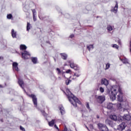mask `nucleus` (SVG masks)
Returning a JSON list of instances; mask_svg holds the SVG:
<instances>
[{
    "label": "nucleus",
    "mask_w": 131,
    "mask_h": 131,
    "mask_svg": "<svg viewBox=\"0 0 131 131\" xmlns=\"http://www.w3.org/2000/svg\"><path fill=\"white\" fill-rule=\"evenodd\" d=\"M66 83L67 85H68V84H69L70 83L68 79L66 80Z\"/></svg>",
    "instance_id": "42"
},
{
    "label": "nucleus",
    "mask_w": 131,
    "mask_h": 131,
    "mask_svg": "<svg viewBox=\"0 0 131 131\" xmlns=\"http://www.w3.org/2000/svg\"><path fill=\"white\" fill-rule=\"evenodd\" d=\"M98 127L99 129V130L100 131H108V127H107V126H106V125L101 123H99L98 124Z\"/></svg>",
    "instance_id": "3"
},
{
    "label": "nucleus",
    "mask_w": 131,
    "mask_h": 131,
    "mask_svg": "<svg viewBox=\"0 0 131 131\" xmlns=\"http://www.w3.org/2000/svg\"><path fill=\"white\" fill-rule=\"evenodd\" d=\"M31 60L33 62V64H36L37 63V58L36 57H32Z\"/></svg>",
    "instance_id": "23"
},
{
    "label": "nucleus",
    "mask_w": 131,
    "mask_h": 131,
    "mask_svg": "<svg viewBox=\"0 0 131 131\" xmlns=\"http://www.w3.org/2000/svg\"><path fill=\"white\" fill-rule=\"evenodd\" d=\"M30 30V23H27V31H29Z\"/></svg>",
    "instance_id": "28"
},
{
    "label": "nucleus",
    "mask_w": 131,
    "mask_h": 131,
    "mask_svg": "<svg viewBox=\"0 0 131 131\" xmlns=\"http://www.w3.org/2000/svg\"><path fill=\"white\" fill-rule=\"evenodd\" d=\"M122 118L124 120H127V121H129L130 120V116L129 114H125L123 117Z\"/></svg>",
    "instance_id": "11"
},
{
    "label": "nucleus",
    "mask_w": 131,
    "mask_h": 131,
    "mask_svg": "<svg viewBox=\"0 0 131 131\" xmlns=\"http://www.w3.org/2000/svg\"><path fill=\"white\" fill-rule=\"evenodd\" d=\"M66 73H70V72H71V70H68L66 71Z\"/></svg>",
    "instance_id": "41"
},
{
    "label": "nucleus",
    "mask_w": 131,
    "mask_h": 131,
    "mask_svg": "<svg viewBox=\"0 0 131 131\" xmlns=\"http://www.w3.org/2000/svg\"><path fill=\"white\" fill-rule=\"evenodd\" d=\"M86 128H87V129H88V130H89V127H88V126H86Z\"/></svg>",
    "instance_id": "45"
},
{
    "label": "nucleus",
    "mask_w": 131,
    "mask_h": 131,
    "mask_svg": "<svg viewBox=\"0 0 131 131\" xmlns=\"http://www.w3.org/2000/svg\"><path fill=\"white\" fill-rule=\"evenodd\" d=\"M58 79H59V80H61V77H58Z\"/></svg>",
    "instance_id": "47"
},
{
    "label": "nucleus",
    "mask_w": 131,
    "mask_h": 131,
    "mask_svg": "<svg viewBox=\"0 0 131 131\" xmlns=\"http://www.w3.org/2000/svg\"><path fill=\"white\" fill-rule=\"evenodd\" d=\"M41 112L42 114V115H43L45 116V117H46V116H47V113H46V112H45L44 111H41Z\"/></svg>",
    "instance_id": "33"
},
{
    "label": "nucleus",
    "mask_w": 131,
    "mask_h": 131,
    "mask_svg": "<svg viewBox=\"0 0 131 131\" xmlns=\"http://www.w3.org/2000/svg\"><path fill=\"white\" fill-rule=\"evenodd\" d=\"M7 19H12V18H13V15H12L11 14H9L8 15H7Z\"/></svg>",
    "instance_id": "30"
},
{
    "label": "nucleus",
    "mask_w": 131,
    "mask_h": 131,
    "mask_svg": "<svg viewBox=\"0 0 131 131\" xmlns=\"http://www.w3.org/2000/svg\"><path fill=\"white\" fill-rule=\"evenodd\" d=\"M47 43H50V41H47Z\"/></svg>",
    "instance_id": "49"
},
{
    "label": "nucleus",
    "mask_w": 131,
    "mask_h": 131,
    "mask_svg": "<svg viewBox=\"0 0 131 131\" xmlns=\"http://www.w3.org/2000/svg\"><path fill=\"white\" fill-rule=\"evenodd\" d=\"M68 81H69V83H70V82H71V80L68 79Z\"/></svg>",
    "instance_id": "44"
},
{
    "label": "nucleus",
    "mask_w": 131,
    "mask_h": 131,
    "mask_svg": "<svg viewBox=\"0 0 131 131\" xmlns=\"http://www.w3.org/2000/svg\"><path fill=\"white\" fill-rule=\"evenodd\" d=\"M113 48H115V49H118V48H119V47H118V46L116 44L113 45Z\"/></svg>",
    "instance_id": "36"
},
{
    "label": "nucleus",
    "mask_w": 131,
    "mask_h": 131,
    "mask_svg": "<svg viewBox=\"0 0 131 131\" xmlns=\"http://www.w3.org/2000/svg\"><path fill=\"white\" fill-rule=\"evenodd\" d=\"M18 83L20 85V88H22L23 89V84H24V82L23 80H22L20 78H18Z\"/></svg>",
    "instance_id": "17"
},
{
    "label": "nucleus",
    "mask_w": 131,
    "mask_h": 131,
    "mask_svg": "<svg viewBox=\"0 0 131 131\" xmlns=\"http://www.w3.org/2000/svg\"><path fill=\"white\" fill-rule=\"evenodd\" d=\"M56 71L57 72V74L59 75L61 74V70L59 68H56Z\"/></svg>",
    "instance_id": "29"
},
{
    "label": "nucleus",
    "mask_w": 131,
    "mask_h": 131,
    "mask_svg": "<svg viewBox=\"0 0 131 131\" xmlns=\"http://www.w3.org/2000/svg\"><path fill=\"white\" fill-rule=\"evenodd\" d=\"M33 20L34 21H36V16H35V15H33Z\"/></svg>",
    "instance_id": "39"
},
{
    "label": "nucleus",
    "mask_w": 131,
    "mask_h": 131,
    "mask_svg": "<svg viewBox=\"0 0 131 131\" xmlns=\"http://www.w3.org/2000/svg\"><path fill=\"white\" fill-rule=\"evenodd\" d=\"M96 99H97V102L99 103V104H102L103 102L105 101V96H96Z\"/></svg>",
    "instance_id": "8"
},
{
    "label": "nucleus",
    "mask_w": 131,
    "mask_h": 131,
    "mask_svg": "<svg viewBox=\"0 0 131 131\" xmlns=\"http://www.w3.org/2000/svg\"><path fill=\"white\" fill-rule=\"evenodd\" d=\"M120 60L121 61H122V62H123L124 64H127V63H128V61L126 58H122V59H120Z\"/></svg>",
    "instance_id": "24"
},
{
    "label": "nucleus",
    "mask_w": 131,
    "mask_h": 131,
    "mask_svg": "<svg viewBox=\"0 0 131 131\" xmlns=\"http://www.w3.org/2000/svg\"><path fill=\"white\" fill-rule=\"evenodd\" d=\"M80 75H81L80 72L79 71L77 73H75L72 79L74 80L75 79H76V78H75V76L76 77H79Z\"/></svg>",
    "instance_id": "15"
},
{
    "label": "nucleus",
    "mask_w": 131,
    "mask_h": 131,
    "mask_svg": "<svg viewBox=\"0 0 131 131\" xmlns=\"http://www.w3.org/2000/svg\"><path fill=\"white\" fill-rule=\"evenodd\" d=\"M116 4L115 7L111 10V12H113L114 13H115V14H116V13H117V11L118 10V3H117V2H116Z\"/></svg>",
    "instance_id": "10"
},
{
    "label": "nucleus",
    "mask_w": 131,
    "mask_h": 131,
    "mask_svg": "<svg viewBox=\"0 0 131 131\" xmlns=\"http://www.w3.org/2000/svg\"><path fill=\"white\" fill-rule=\"evenodd\" d=\"M54 127H55V128H56V129H58V130H59V128L58 127V126H57V125L55 124Z\"/></svg>",
    "instance_id": "43"
},
{
    "label": "nucleus",
    "mask_w": 131,
    "mask_h": 131,
    "mask_svg": "<svg viewBox=\"0 0 131 131\" xmlns=\"http://www.w3.org/2000/svg\"><path fill=\"white\" fill-rule=\"evenodd\" d=\"M118 92L119 94L118 95V101L119 102H123V98H122V91H121V89L119 88Z\"/></svg>",
    "instance_id": "6"
},
{
    "label": "nucleus",
    "mask_w": 131,
    "mask_h": 131,
    "mask_svg": "<svg viewBox=\"0 0 131 131\" xmlns=\"http://www.w3.org/2000/svg\"><path fill=\"white\" fill-rule=\"evenodd\" d=\"M13 68L16 71H19V69L18 68V63L13 62L12 64Z\"/></svg>",
    "instance_id": "13"
},
{
    "label": "nucleus",
    "mask_w": 131,
    "mask_h": 131,
    "mask_svg": "<svg viewBox=\"0 0 131 131\" xmlns=\"http://www.w3.org/2000/svg\"><path fill=\"white\" fill-rule=\"evenodd\" d=\"M68 62L70 64V67L71 68H72L73 69H74V70H79V67L77 64H74V62H71V61L69 60Z\"/></svg>",
    "instance_id": "7"
},
{
    "label": "nucleus",
    "mask_w": 131,
    "mask_h": 131,
    "mask_svg": "<svg viewBox=\"0 0 131 131\" xmlns=\"http://www.w3.org/2000/svg\"><path fill=\"white\" fill-rule=\"evenodd\" d=\"M125 103L126 104L125 105V109L126 110H127L129 109V106L128 105V103L127 102H125Z\"/></svg>",
    "instance_id": "27"
},
{
    "label": "nucleus",
    "mask_w": 131,
    "mask_h": 131,
    "mask_svg": "<svg viewBox=\"0 0 131 131\" xmlns=\"http://www.w3.org/2000/svg\"><path fill=\"white\" fill-rule=\"evenodd\" d=\"M110 118L112 119V120H114L115 121H116L117 120V116L115 115H112L110 116Z\"/></svg>",
    "instance_id": "19"
},
{
    "label": "nucleus",
    "mask_w": 131,
    "mask_h": 131,
    "mask_svg": "<svg viewBox=\"0 0 131 131\" xmlns=\"http://www.w3.org/2000/svg\"><path fill=\"white\" fill-rule=\"evenodd\" d=\"M109 68H110V63H108L106 64L105 69H109Z\"/></svg>",
    "instance_id": "31"
},
{
    "label": "nucleus",
    "mask_w": 131,
    "mask_h": 131,
    "mask_svg": "<svg viewBox=\"0 0 131 131\" xmlns=\"http://www.w3.org/2000/svg\"><path fill=\"white\" fill-rule=\"evenodd\" d=\"M24 92H25V93H26V91H25V90H24Z\"/></svg>",
    "instance_id": "52"
},
{
    "label": "nucleus",
    "mask_w": 131,
    "mask_h": 131,
    "mask_svg": "<svg viewBox=\"0 0 131 131\" xmlns=\"http://www.w3.org/2000/svg\"><path fill=\"white\" fill-rule=\"evenodd\" d=\"M73 37H74V34H72L70 35V38H73Z\"/></svg>",
    "instance_id": "40"
},
{
    "label": "nucleus",
    "mask_w": 131,
    "mask_h": 131,
    "mask_svg": "<svg viewBox=\"0 0 131 131\" xmlns=\"http://www.w3.org/2000/svg\"><path fill=\"white\" fill-rule=\"evenodd\" d=\"M126 126V125L125 124V123L122 122L120 125H119L117 127V129L118 130L122 131L124 128H125V127Z\"/></svg>",
    "instance_id": "9"
},
{
    "label": "nucleus",
    "mask_w": 131,
    "mask_h": 131,
    "mask_svg": "<svg viewBox=\"0 0 131 131\" xmlns=\"http://www.w3.org/2000/svg\"><path fill=\"white\" fill-rule=\"evenodd\" d=\"M87 49L89 50V51H91V49H94V45H90L89 46H86Z\"/></svg>",
    "instance_id": "25"
},
{
    "label": "nucleus",
    "mask_w": 131,
    "mask_h": 131,
    "mask_svg": "<svg viewBox=\"0 0 131 131\" xmlns=\"http://www.w3.org/2000/svg\"><path fill=\"white\" fill-rule=\"evenodd\" d=\"M99 91H100V93H104V88L100 87L99 88Z\"/></svg>",
    "instance_id": "34"
},
{
    "label": "nucleus",
    "mask_w": 131,
    "mask_h": 131,
    "mask_svg": "<svg viewBox=\"0 0 131 131\" xmlns=\"http://www.w3.org/2000/svg\"><path fill=\"white\" fill-rule=\"evenodd\" d=\"M11 35L13 38H17V32L15 31L14 29H12L11 30Z\"/></svg>",
    "instance_id": "14"
},
{
    "label": "nucleus",
    "mask_w": 131,
    "mask_h": 131,
    "mask_svg": "<svg viewBox=\"0 0 131 131\" xmlns=\"http://www.w3.org/2000/svg\"><path fill=\"white\" fill-rule=\"evenodd\" d=\"M30 98H32L33 104L35 107H37V98L34 94H31L29 95Z\"/></svg>",
    "instance_id": "5"
},
{
    "label": "nucleus",
    "mask_w": 131,
    "mask_h": 131,
    "mask_svg": "<svg viewBox=\"0 0 131 131\" xmlns=\"http://www.w3.org/2000/svg\"><path fill=\"white\" fill-rule=\"evenodd\" d=\"M120 107H121V103H120Z\"/></svg>",
    "instance_id": "51"
},
{
    "label": "nucleus",
    "mask_w": 131,
    "mask_h": 131,
    "mask_svg": "<svg viewBox=\"0 0 131 131\" xmlns=\"http://www.w3.org/2000/svg\"><path fill=\"white\" fill-rule=\"evenodd\" d=\"M107 108L110 110L111 109H113V104L112 103H108L107 104Z\"/></svg>",
    "instance_id": "21"
},
{
    "label": "nucleus",
    "mask_w": 131,
    "mask_h": 131,
    "mask_svg": "<svg viewBox=\"0 0 131 131\" xmlns=\"http://www.w3.org/2000/svg\"><path fill=\"white\" fill-rule=\"evenodd\" d=\"M60 55L63 60H67L68 55L66 53H60Z\"/></svg>",
    "instance_id": "16"
},
{
    "label": "nucleus",
    "mask_w": 131,
    "mask_h": 131,
    "mask_svg": "<svg viewBox=\"0 0 131 131\" xmlns=\"http://www.w3.org/2000/svg\"><path fill=\"white\" fill-rule=\"evenodd\" d=\"M55 62H56V58H54Z\"/></svg>",
    "instance_id": "50"
},
{
    "label": "nucleus",
    "mask_w": 131,
    "mask_h": 131,
    "mask_svg": "<svg viewBox=\"0 0 131 131\" xmlns=\"http://www.w3.org/2000/svg\"><path fill=\"white\" fill-rule=\"evenodd\" d=\"M20 130L25 131V128L21 126H20Z\"/></svg>",
    "instance_id": "37"
},
{
    "label": "nucleus",
    "mask_w": 131,
    "mask_h": 131,
    "mask_svg": "<svg viewBox=\"0 0 131 131\" xmlns=\"http://www.w3.org/2000/svg\"><path fill=\"white\" fill-rule=\"evenodd\" d=\"M59 109L60 111L61 115H64V114H65V109L64 108V107H63V105H60L59 106Z\"/></svg>",
    "instance_id": "12"
},
{
    "label": "nucleus",
    "mask_w": 131,
    "mask_h": 131,
    "mask_svg": "<svg viewBox=\"0 0 131 131\" xmlns=\"http://www.w3.org/2000/svg\"><path fill=\"white\" fill-rule=\"evenodd\" d=\"M97 118H99V117H97Z\"/></svg>",
    "instance_id": "53"
},
{
    "label": "nucleus",
    "mask_w": 131,
    "mask_h": 131,
    "mask_svg": "<svg viewBox=\"0 0 131 131\" xmlns=\"http://www.w3.org/2000/svg\"><path fill=\"white\" fill-rule=\"evenodd\" d=\"M0 88H4V87L3 86V85H2L1 84H0Z\"/></svg>",
    "instance_id": "46"
},
{
    "label": "nucleus",
    "mask_w": 131,
    "mask_h": 131,
    "mask_svg": "<svg viewBox=\"0 0 131 131\" xmlns=\"http://www.w3.org/2000/svg\"><path fill=\"white\" fill-rule=\"evenodd\" d=\"M117 93L116 92V88L112 87L111 89V94L110 95V99L112 100V101H114L116 99V94Z\"/></svg>",
    "instance_id": "2"
},
{
    "label": "nucleus",
    "mask_w": 131,
    "mask_h": 131,
    "mask_svg": "<svg viewBox=\"0 0 131 131\" xmlns=\"http://www.w3.org/2000/svg\"><path fill=\"white\" fill-rule=\"evenodd\" d=\"M107 29L108 31H112L113 30V28L111 25H108L107 27Z\"/></svg>",
    "instance_id": "26"
},
{
    "label": "nucleus",
    "mask_w": 131,
    "mask_h": 131,
    "mask_svg": "<svg viewBox=\"0 0 131 131\" xmlns=\"http://www.w3.org/2000/svg\"><path fill=\"white\" fill-rule=\"evenodd\" d=\"M86 107L89 110H91V107H90V105L89 104V102L86 103Z\"/></svg>",
    "instance_id": "35"
},
{
    "label": "nucleus",
    "mask_w": 131,
    "mask_h": 131,
    "mask_svg": "<svg viewBox=\"0 0 131 131\" xmlns=\"http://www.w3.org/2000/svg\"><path fill=\"white\" fill-rule=\"evenodd\" d=\"M55 122H56V120L53 119L51 121L49 122V126H54V125L55 124Z\"/></svg>",
    "instance_id": "20"
},
{
    "label": "nucleus",
    "mask_w": 131,
    "mask_h": 131,
    "mask_svg": "<svg viewBox=\"0 0 131 131\" xmlns=\"http://www.w3.org/2000/svg\"><path fill=\"white\" fill-rule=\"evenodd\" d=\"M19 49L21 51H25V50L27 49V47H26L25 45H20Z\"/></svg>",
    "instance_id": "22"
},
{
    "label": "nucleus",
    "mask_w": 131,
    "mask_h": 131,
    "mask_svg": "<svg viewBox=\"0 0 131 131\" xmlns=\"http://www.w3.org/2000/svg\"><path fill=\"white\" fill-rule=\"evenodd\" d=\"M32 12L33 13V16L36 15V11H35V9H32Z\"/></svg>",
    "instance_id": "32"
},
{
    "label": "nucleus",
    "mask_w": 131,
    "mask_h": 131,
    "mask_svg": "<svg viewBox=\"0 0 131 131\" xmlns=\"http://www.w3.org/2000/svg\"><path fill=\"white\" fill-rule=\"evenodd\" d=\"M118 43H119V45H120V41H118Z\"/></svg>",
    "instance_id": "48"
},
{
    "label": "nucleus",
    "mask_w": 131,
    "mask_h": 131,
    "mask_svg": "<svg viewBox=\"0 0 131 131\" xmlns=\"http://www.w3.org/2000/svg\"><path fill=\"white\" fill-rule=\"evenodd\" d=\"M4 61V57L3 56H0V62H3Z\"/></svg>",
    "instance_id": "38"
},
{
    "label": "nucleus",
    "mask_w": 131,
    "mask_h": 131,
    "mask_svg": "<svg viewBox=\"0 0 131 131\" xmlns=\"http://www.w3.org/2000/svg\"><path fill=\"white\" fill-rule=\"evenodd\" d=\"M101 83L102 84H104V85H108L109 82L107 79H103L101 80Z\"/></svg>",
    "instance_id": "18"
},
{
    "label": "nucleus",
    "mask_w": 131,
    "mask_h": 131,
    "mask_svg": "<svg viewBox=\"0 0 131 131\" xmlns=\"http://www.w3.org/2000/svg\"><path fill=\"white\" fill-rule=\"evenodd\" d=\"M21 57L23 59H24V60L29 59V58H30V53L27 51H25L21 53Z\"/></svg>",
    "instance_id": "4"
},
{
    "label": "nucleus",
    "mask_w": 131,
    "mask_h": 131,
    "mask_svg": "<svg viewBox=\"0 0 131 131\" xmlns=\"http://www.w3.org/2000/svg\"><path fill=\"white\" fill-rule=\"evenodd\" d=\"M67 92L68 93V94H67V96L68 97V98L69 99V101L70 103L73 105L74 107H77V104H81V102L77 97H76L74 95L70 92V90L68 89L67 90Z\"/></svg>",
    "instance_id": "1"
}]
</instances>
